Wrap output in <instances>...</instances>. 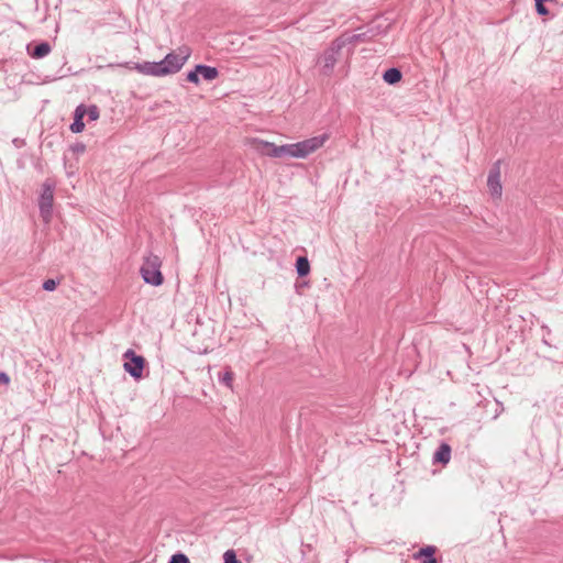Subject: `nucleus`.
I'll return each mask as SVG.
<instances>
[{
    "mask_svg": "<svg viewBox=\"0 0 563 563\" xmlns=\"http://www.w3.org/2000/svg\"><path fill=\"white\" fill-rule=\"evenodd\" d=\"M190 53L191 52L188 46H181L178 48V53L172 52L159 62L135 63L132 68L136 69L141 74L155 77L175 74L185 65Z\"/></svg>",
    "mask_w": 563,
    "mask_h": 563,
    "instance_id": "obj_1",
    "label": "nucleus"
},
{
    "mask_svg": "<svg viewBox=\"0 0 563 563\" xmlns=\"http://www.w3.org/2000/svg\"><path fill=\"white\" fill-rule=\"evenodd\" d=\"M329 135L327 133L306 139L303 141L291 143L289 145V157L294 158H306L310 154L321 148L328 141Z\"/></svg>",
    "mask_w": 563,
    "mask_h": 563,
    "instance_id": "obj_2",
    "label": "nucleus"
},
{
    "mask_svg": "<svg viewBox=\"0 0 563 563\" xmlns=\"http://www.w3.org/2000/svg\"><path fill=\"white\" fill-rule=\"evenodd\" d=\"M162 261L159 256L150 253L144 257L140 268V274L144 283L152 286H161L164 283V276L161 272Z\"/></svg>",
    "mask_w": 563,
    "mask_h": 563,
    "instance_id": "obj_3",
    "label": "nucleus"
},
{
    "mask_svg": "<svg viewBox=\"0 0 563 563\" xmlns=\"http://www.w3.org/2000/svg\"><path fill=\"white\" fill-rule=\"evenodd\" d=\"M55 186V181L52 179H46L42 185L38 198V209L40 214L45 222H48L52 218Z\"/></svg>",
    "mask_w": 563,
    "mask_h": 563,
    "instance_id": "obj_4",
    "label": "nucleus"
},
{
    "mask_svg": "<svg viewBox=\"0 0 563 563\" xmlns=\"http://www.w3.org/2000/svg\"><path fill=\"white\" fill-rule=\"evenodd\" d=\"M344 46V41L339 36L333 40L330 46L323 52L319 59V63L322 64L321 71L323 75L330 76L333 73L338 56Z\"/></svg>",
    "mask_w": 563,
    "mask_h": 563,
    "instance_id": "obj_5",
    "label": "nucleus"
},
{
    "mask_svg": "<svg viewBox=\"0 0 563 563\" xmlns=\"http://www.w3.org/2000/svg\"><path fill=\"white\" fill-rule=\"evenodd\" d=\"M123 364L124 371L134 379H140L143 376V369L145 367V358L142 355L136 354L133 350L129 349L124 352Z\"/></svg>",
    "mask_w": 563,
    "mask_h": 563,
    "instance_id": "obj_6",
    "label": "nucleus"
},
{
    "mask_svg": "<svg viewBox=\"0 0 563 563\" xmlns=\"http://www.w3.org/2000/svg\"><path fill=\"white\" fill-rule=\"evenodd\" d=\"M254 148L257 153L263 156L279 158L284 156H289V145H276L274 143L263 141V140H254L253 141Z\"/></svg>",
    "mask_w": 563,
    "mask_h": 563,
    "instance_id": "obj_7",
    "label": "nucleus"
},
{
    "mask_svg": "<svg viewBox=\"0 0 563 563\" xmlns=\"http://www.w3.org/2000/svg\"><path fill=\"white\" fill-rule=\"evenodd\" d=\"M500 164L501 162L498 159L495 162L489 169L487 177V186L490 191V195L494 198H500L503 192V187L500 183Z\"/></svg>",
    "mask_w": 563,
    "mask_h": 563,
    "instance_id": "obj_8",
    "label": "nucleus"
},
{
    "mask_svg": "<svg viewBox=\"0 0 563 563\" xmlns=\"http://www.w3.org/2000/svg\"><path fill=\"white\" fill-rule=\"evenodd\" d=\"M344 41V45H353L355 46L357 43H366L373 40V33L368 32L367 27H360L358 32L349 35V34H342L340 36Z\"/></svg>",
    "mask_w": 563,
    "mask_h": 563,
    "instance_id": "obj_9",
    "label": "nucleus"
},
{
    "mask_svg": "<svg viewBox=\"0 0 563 563\" xmlns=\"http://www.w3.org/2000/svg\"><path fill=\"white\" fill-rule=\"evenodd\" d=\"M86 115V107L79 104L74 112V121L69 129L73 133H80L85 129L84 117Z\"/></svg>",
    "mask_w": 563,
    "mask_h": 563,
    "instance_id": "obj_10",
    "label": "nucleus"
},
{
    "mask_svg": "<svg viewBox=\"0 0 563 563\" xmlns=\"http://www.w3.org/2000/svg\"><path fill=\"white\" fill-rule=\"evenodd\" d=\"M451 446L448 443L442 442L433 454V463H440L442 465L448 464L451 459Z\"/></svg>",
    "mask_w": 563,
    "mask_h": 563,
    "instance_id": "obj_11",
    "label": "nucleus"
},
{
    "mask_svg": "<svg viewBox=\"0 0 563 563\" xmlns=\"http://www.w3.org/2000/svg\"><path fill=\"white\" fill-rule=\"evenodd\" d=\"M437 548L434 545H427L421 548L413 554L415 560H420L421 563H438L434 558Z\"/></svg>",
    "mask_w": 563,
    "mask_h": 563,
    "instance_id": "obj_12",
    "label": "nucleus"
},
{
    "mask_svg": "<svg viewBox=\"0 0 563 563\" xmlns=\"http://www.w3.org/2000/svg\"><path fill=\"white\" fill-rule=\"evenodd\" d=\"M51 45L48 42H40L33 48L27 46V53L32 58L40 59L47 56L51 53Z\"/></svg>",
    "mask_w": 563,
    "mask_h": 563,
    "instance_id": "obj_13",
    "label": "nucleus"
},
{
    "mask_svg": "<svg viewBox=\"0 0 563 563\" xmlns=\"http://www.w3.org/2000/svg\"><path fill=\"white\" fill-rule=\"evenodd\" d=\"M197 71H199V75L207 81H212L219 76V70L217 67L205 64H198Z\"/></svg>",
    "mask_w": 563,
    "mask_h": 563,
    "instance_id": "obj_14",
    "label": "nucleus"
},
{
    "mask_svg": "<svg viewBox=\"0 0 563 563\" xmlns=\"http://www.w3.org/2000/svg\"><path fill=\"white\" fill-rule=\"evenodd\" d=\"M402 78V73L399 68L390 67L386 69L383 74V79L388 85H396L398 84Z\"/></svg>",
    "mask_w": 563,
    "mask_h": 563,
    "instance_id": "obj_15",
    "label": "nucleus"
},
{
    "mask_svg": "<svg viewBox=\"0 0 563 563\" xmlns=\"http://www.w3.org/2000/svg\"><path fill=\"white\" fill-rule=\"evenodd\" d=\"M296 272L299 277H305L310 273V263L306 256H298L296 260Z\"/></svg>",
    "mask_w": 563,
    "mask_h": 563,
    "instance_id": "obj_16",
    "label": "nucleus"
},
{
    "mask_svg": "<svg viewBox=\"0 0 563 563\" xmlns=\"http://www.w3.org/2000/svg\"><path fill=\"white\" fill-rule=\"evenodd\" d=\"M233 377V372L228 367L224 372L219 374V382L232 389Z\"/></svg>",
    "mask_w": 563,
    "mask_h": 563,
    "instance_id": "obj_17",
    "label": "nucleus"
},
{
    "mask_svg": "<svg viewBox=\"0 0 563 563\" xmlns=\"http://www.w3.org/2000/svg\"><path fill=\"white\" fill-rule=\"evenodd\" d=\"M366 27H367L368 32L373 33V38L378 35L386 34V32H387V26H383L380 24L371 23V24L366 25Z\"/></svg>",
    "mask_w": 563,
    "mask_h": 563,
    "instance_id": "obj_18",
    "label": "nucleus"
},
{
    "mask_svg": "<svg viewBox=\"0 0 563 563\" xmlns=\"http://www.w3.org/2000/svg\"><path fill=\"white\" fill-rule=\"evenodd\" d=\"M99 114H100V111L97 106L92 104V106H89L88 108H86V115H88V119L90 121L97 120L99 118Z\"/></svg>",
    "mask_w": 563,
    "mask_h": 563,
    "instance_id": "obj_19",
    "label": "nucleus"
},
{
    "mask_svg": "<svg viewBox=\"0 0 563 563\" xmlns=\"http://www.w3.org/2000/svg\"><path fill=\"white\" fill-rule=\"evenodd\" d=\"M199 71H197V65L195 66V68L190 71L187 73V76H186V79L189 81V82H192L195 85H199L200 82V78H199Z\"/></svg>",
    "mask_w": 563,
    "mask_h": 563,
    "instance_id": "obj_20",
    "label": "nucleus"
},
{
    "mask_svg": "<svg viewBox=\"0 0 563 563\" xmlns=\"http://www.w3.org/2000/svg\"><path fill=\"white\" fill-rule=\"evenodd\" d=\"M223 563H240L234 550H227L223 554Z\"/></svg>",
    "mask_w": 563,
    "mask_h": 563,
    "instance_id": "obj_21",
    "label": "nucleus"
},
{
    "mask_svg": "<svg viewBox=\"0 0 563 563\" xmlns=\"http://www.w3.org/2000/svg\"><path fill=\"white\" fill-rule=\"evenodd\" d=\"M168 563H189V559L184 553H175L170 556Z\"/></svg>",
    "mask_w": 563,
    "mask_h": 563,
    "instance_id": "obj_22",
    "label": "nucleus"
},
{
    "mask_svg": "<svg viewBox=\"0 0 563 563\" xmlns=\"http://www.w3.org/2000/svg\"><path fill=\"white\" fill-rule=\"evenodd\" d=\"M58 280H55V279H46L43 285H42V288L46 291H53L56 289L57 285H58Z\"/></svg>",
    "mask_w": 563,
    "mask_h": 563,
    "instance_id": "obj_23",
    "label": "nucleus"
},
{
    "mask_svg": "<svg viewBox=\"0 0 563 563\" xmlns=\"http://www.w3.org/2000/svg\"><path fill=\"white\" fill-rule=\"evenodd\" d=\"M536 11L539 15H548L549 9L544 5L543 2H536Z\"/></svg>",
    "mask_w": 563,
    "mask_h": 563,
    "instance_id": "obj_24",
    "label": "nucleus"
},
{
    "mask_svg": "<svg viewBox=\"0 0 563 563\" xmlns=\"http://www.w3.org/2000/svg\"><path fill=\"white\" fill-rule=\"evenodd\" d=\"M71 151L77 154H82L86 151V145L81 142H77L74 145H71Z\"/></svg>",
    "mask_w": 563,
    "mask_h": 563,
    "instance_id": "obj_25",
    "label": "nucleus"
},
{
    "mask_svg": "<svg viewBox=\"0 0 563 563\" xmlns=\"http://www.w3.org/2000/svg\"><path fill=\"white\" fill-rule=\"evenodd\" d=\"M10 383V376L5 372H0V384L8 385Z\"/></svg>",
    "mask_w": 563,
    "mask_h": 563,
    "instance_id": "obj_26",
    "label": "nucleus"
},
{
    "mask_svg": "<svg viewBox=\"0 0 563 563\" xmlns=\"http://www.w3.org/2000/svg\"><path fill=\"white\" fill-rule=\"evenodd\" d=\"M306 286H308L307 282H302L301 284H296L297 292L300 295L301 294V288H305Z\"/></svg>",
    "mask_w": 563,
    "mask_h": 563,
    "instance_id": "obj_27",
    "label": "nucleus"
},
{
    "mask_svg": "<svg viewBox=\"0 0 563 563\" xmlns=\"http://www.w3.org/2000/svg\"><path fill=\"white\" fill-rule=\"evenodd\" d=\"M542 329H543V330H547L548 334H550V332H551V331H550V329H549V328L543 327Z\"/></svg>",
    "mask_w": 563,
    "mask_h": 563,
    "instance_id": "obj_28",
    "label": "nucleus"
},
{
    "mask_svg": "<svg viewBox=\"0 0 563 563\" xmlns=\"http://www.w3.org/2000/svg\"><path fill=\"white\" fill-rule=\"evenodd\" d=\"M543 343H545V344L550 345V343L547 341V339H545V338H543Z\"/></svg>",
    "mask_w": 563,
    "mask_h": 563,
    "instance_id": "obj_29",
    "label": "nucleus"
}]
</instances>
